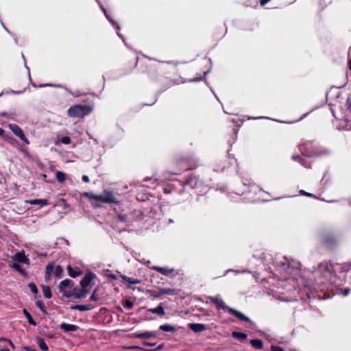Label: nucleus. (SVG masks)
Listing matches in <instances>:
<instances>
[{"label": "nucleus", "mask_w": 351, "mask_h": 351, "mask_svg": "<svg viewBox=\"0 0 351 351\" xmlns=\"http://www.w3.org/2000/svg\"><path fill=\"white\" fill-rule=\"evenodd\" d=\"M276 267L277 275L281 281L293 282V287H300V282L304 287H306L305 279L300 276V263L289 261L287 258H276L273 263Z\"/></svg>", "instance_id": "1"}, {"label": "nucleus", "mask_w": 351, "mask_h": 351, "mask_svg": "<svg viewBox=\"0 0 351 351\" xmlns=\"http://www.w3.org/2000/svg\"><path fill=\"white\" fill-rule=\"evenodd\" d=\"M95 278V274L91 271L86 273L80 281V287H75L73 289L64 291V295L67 298L75 300L85 298L89 292V287Z\"/></svg>", "instance_id": "2"}, {"label": "nucleus", "mask_w": 351, "mask_h": 351, "mask_svg": "<svg viewBox=\"0 0 351 351\" xmlns=\"http://www.w3.org/2000/svg\"><path fill=\"white\" fill-rule=\"evenodd\" d=\"M315 276L320 279V284L327 285L336 282L334 265L328 262H323L318 265L317 268L313 271Z\"/></svg>", "instance_id": "3"}, {"label": "nucleus", "mask_w": 351, "mask_h": 351, "mask_svg": "<svg viewBox=\"0 0 351 351\" xmlns=\"http://www.w3.org/2000/svg\"><path fill=\"white\" fill-rule=\"evenodd\" d=\"M320 243L324 247L328 250H334L341 243L340 237L334 232H324L320 237Z\"/></svg>", "instance_id": "4"}, {"label": "nucleus", "mask_w": 351, "mask_h": 351, "mask_svg": "<svg viewBox=\"0 0 351 351\" xmlns=\"http://www.w3.org/2000/svg\"><path fill=\"white\" fill-rule=\"evenodd\" d=\"M92 109L87 105H75L67 110V114L70 117L82 118L88 115Z\"/></svg>", "instance_id": "5"}, {"label": "nucleus", "mask_w": 351, "mask_h": 351, "mask_svg": "<svg viewBox=\"0 0 351 351\" xmlns=\"http://www.w3.org/2000/svg\"><path fill=\"white\" fill-rule=\"evenodd\" d=\"M184 186H189L191 189L197 190L198 193H204L207 191V186L195 176L190 175L183 183Z\"/></svg>", "instance_id": "6"}, {"label": "nucleus", "mask_w": 351, "mask_h": 351, "mask_svg": "<svg viewBox=\"0 0 351 351\" xmlns=\"http://www.w3.org/2000/svg\"><path fill=\"white\" fill-rule=\"evenodd\" d=\"M331 150L322 146L311 145V150L308 152V158H322L330 155Z\"/></svg>", "instance_id": "7"}, {"label": "nucleus", "mask_w": 351, "mask_h": 351, "mask_svg": "<svg viewBox=\"0 0 351 351\" xmlns=\"http://www.w3.org/2000/svg\"><path fill=\"white\" fill-rule=\"evenodd\" d=\"M9 128L15 136L19 137L23 141L25 145H29V141L25 136L23 131L18 125L14 123L9 124Z\"/></svg>", "instance_id": "8"}, {"label": "nucleus", "mask_w": 351, "mask_h": 351, "mask_svg": "<svg viewBox=\"0 0 351 351\" xmlns=\"http://www.w3.org/2000/svg\"><path fill=\"white\" fill-rule=\"evenodd\" d=\"M99 202L106 204L115 203V197L112 191H105L104 193L99 195Z\"/></svg>", "instance_id": "9"}, {"label": "nucleus", "mask_w": 351, "mask_h": 351, "mask_svg": "<svg viewBox=\"0 0 351 351\" xmlns=\"http://www.w3.org/2000/svg\"><path fill=\"white\" fill-rule=\"evenodd\" d=\"M152 269L167 276H174L177 274V273L174 272L173 269L169 268L168 267L153 266Z\"/></svg>", "instance_id": "10"}, {"label": "nucleus", "mask_w": 351, "mask_h": 351, "mask_svg": "<svg viewBox=\"0 0 351 351\" xmlns=\"http://www.w3.org/2000/svg\"><path fill=\"white\" fill-rule=\"evenodd\" d=\"M206 304L215 305L216 307H227L220 295L215 297H209L206 299Z\"/></svg>", "instance_id": "11"}, {"label": "nucleus", "mask_w": 351, "mask_h": 351, "mask_svg": "<svg viewBox=\"0 0 351 351\" xmlns=\"http://www.w3.org/2000/svg\"><path fill=\"white\" fill-rule=\"evenodd\" d=\"M99 5L100 9L102 10L104 14H105L106 19L110 21V23L118 30L120 29V27L119 25L110 17V16L107 13L106 10L104 7L100 3L99 0H95Z\"/></svg>", "instance_id": "12"}, {"label": "nucleus", "mask_w": 351, "mask_h": 351, "mask_svg": "<svg viewBox=\"0 0 351 351\" xmlns=\"http://www.w3.org/2000/svg\"><path fill=\"white\" fill-rule=\"evenodd\" d=\"M12 259L15 261H17V262L21 263H26L29 261L28 258L25 256L23 252L16 253L13 256Z\"/></svg>", "instance_id": "13"}, {"label": "nucleus", "mask_w": 351, "mask_h": 351, "mask_svg": "<svg viewBox=\"0 0 351 351\" xmlns=\"http://www.w3.org/2000/svg\"><path fill=\"white\" fill-rule=\"evenodd\" d=\"M27 203L31 205H38L40 207H43L48 205V201L45 199H34L26 201Z\"/></svg>", "instance_id": "14"}, {"label": "nucleus", "mask_w": 351, "mask_h": 351, "mask_svg": "<svg viewBox=\"0 0 351 351\" xmlns=\"http://www.w3.org/2000/svg\"><path fill=\"white\" fill-rule=\"evenodd\" d=\"M71 143V140L69 136L58 135L57 140L55 141L56 145H59L62 143L64 145H69Z\"/></svg>", "instance_id": "15"}, {"label": "nucleus", "mask_w": 351, "mask_h": 351, "mask_svg": "<svg viewBox=\"0 0 351 351\" xmlns=\"http://www.w3.org/2000/svg\"><path fill=\"white\" fill-rule=\"evenodd\" d=\"M189 328L195 332H200L206 330V326L202 324H190Z\"/></svg>", "instance_id": "16"}, {"label": "nucleus", "mask_w": 351, "mask_h": 351, "mask_svg": "<svg viewBox=\"0 0 351 351\" xmlns=\"http://www.w3.org/2000/svg\"><path fill=\"white\" fill-rule=\"evenodd\" d=\"M73 283V280L70 279H65L60 282L58 288L60 289V292L62 293L64 295V291H66L65 289L71 285Z\"/></svg>", "instance_id": "17"}, {"label": "nucleus", "mask_w": 351, "mask_h": 351, "mask_svg": "<svg viewBox=\"0 0 351 351\" xmlns=\"http://www.w3.org/2000/svg\"><path fill=\"white\" fill-rule=\"evenodd\" d=\"M60 328L64 330L65 332H74L77 330L78 328L77 326L73 324H62L60 325Z\"/></svg>", "instance_id": "18"}, {"label": "nucleus", "mask_w": 351, "mask_h": 351, "mask_svg": "<svg viewBox=\"0 0 351 351\" xmlns=\"http://www.w3.org/2000/svg\"><path fill=\"white\" fill-rule=\"evenodd\" d=\"M121 277L123 279V282H128L130 284L136 285L141 284L142 282L141 280L137 278H132L125 275H121Z\"/></svg>", "instance_id": "19"}, {"label": "nucleus", "mask_w": 351, "mask_h": 351, "mask_svg": "<svg viewBox=\"0 0 351 351\" xmlns=\"http://www.w3.org/2000/svg\"><path fill=\"white\" fill-rule=\"evenodd\" d=\"M133 337L135 338H141V339H149L152 337H156L155 334L150 332H145L143 333H136L132 335Z\"/></svg>", "instance_id": "20"}, {"label": "nucleus", "mask_w": 351, "mask_h": 351, "mask_svg": "<svg viewBox=\"0 0 351 351\" xmlns=\"http://www.w3.org/2000/svg\"><path fill=\"white\" fill-rule=\"evenodd\" d=\"M54 263L53 262L51 263H49L47 264V265L46 266V269H45V278H50L51 276V274H52V272L53 271L54 272Z\"/></svg>", "instance_id": "21"}, {"label": "nucleus", "mask_w": 351, "mask_h": 351, "mask_svg": "<svg viewBox=\"0 0 351 351\" xmlns=\"http://www.w3.org/2000/svg\"><path fill=\"white\" fill-rule=\"evenodd\" d=\"M229 313L234 315L241 320H247L248 319L243 315L239 311L235 310L234 308H228Z\"/></svg>", "instance_id": "22"}, {"label": "nucleus", "mask_w": 351, "mask_h": 351, "mask_svg": "<svg viewBox=\"0 0 351 351\" xmlns=\"http://www.w3.org/2000/svg\"><path fill=\"white\" fill-rule=\"evenodd\" d=\"M176 293V291L175 289H169V288H163L160 289L158 291L159 295L169 294V295H174Z\"/></svg>", "instance_id": "23"}, {"label": "nucleus", "mask_w": 351, "mask_h": 351, "mask_svg": "<svg viewBox=\"0 0 351 351\" xmlns=\"http://www.w3.org/2000/svg\"><path fill=\"white\" fill-rule=\"evenodd\" d=\"M248 183L247 182H243V185L244 186H247V185H249V187L250 188V189L248 191V192H254V193H256L258 191H261V189L259 188L258 186L256 185L254 183H251L250 182L247 181Z\"/></svg>", "instance_id": "24"}, {"label": "nucleus", "mask_w": 351, "mask_h": 351, "mask_svg": "<svg viewBox=\"0 0 351 351\" xmlns=\"http://www.w3.org/2000/svg\"><path fill=\"white\" fill-rule=\"evenodd\" d=\"M42 289H43V295L46 298L49 299L51 298V289L49 286L43 285Z\"/></svg>", "instance_id": "25"}, {"label": "nucleus", "mask_w": 351, "mask_h": 351, "mask_svg": "<svg viewBox=\"0 0 351 351\" xmlns=\"http://www.w3.org/2000/svg\"><path fill=\"white\" fill-rule=\"evenodd\" d=\"M67 271L69 275L72 278H75L80 275H81L82 271H75L74 270L71 266H68Z\"/></svg>", "instance_id": "26"}, {"label": "nucleus", "mask_w": 351, "mask_h": 351, "mask_svg": "<svg viewBox=\"0 0 351 351\" xmlns=\"http://www.w3.org/2000/svg\"><path fill=\"white\" fill-rule=\"evenodd\" d=\"M56 178L57 179V180L60 182V183H62L65 181V179H66V175L64 173L62 172V171H57L56 172Z\"/></svg>", "instance_id": "27"}, {"label": "nucleus", "mask_w": 351, "mask_h": 351, "mask_svg": "<svg viewBox=\"0 0 351 351\" xmlns=\"http://www.w3.org/2000/svg\"><path fill=\"white\" fill-rule=\"evenodd\" d=\"M99 291V287H96L93 291V293L91 294L90 297V300L91 301H94V302H97V301H99V299H100V297L98 295V292Z\"/></svg>", "instance_id": "28"}, {"label": "nucleus", "mask_w": 351, "mask_h": 351, "mask_svg": "<svg viewBox=\"0 0 351 351\" xmlns=\"http://www.w3.org/2000/svg\"><path fill=\"white\" fill-rule=\"evenodd\" d=\"M298 149L303 157H306L307 153V146L305 143H301L298 145Z\"/></svg>", "instance_id": "29"}, {"label": "nucleus", "mask_w": 351, "mask_h": 351, "mask_svg": "<svg viewBox=\"0 0 351 351\" xmlns=\"http://www.w3.org/2000/svg\"><path fill=\"white\" fill-rule=\"evenodd\" d=\"M250 343L252 346L258 349H261L263 346V342L260 339H252Z\"/></svg>", "instance_id": "30"}, {"label": "nucleus", "mask_w": 351, "mask_h": 351, "mask_svg": "<svg viewBox=\"0 0 351 351\" xmlns=\"http://www.w3.org/2000/svg\"><path fill=\"white\" fill-rule=\"evenodd\" d=\"M232 336L234 338L238 339H241V340H245L247 338V335L246 334L243 333V332H236V331L232 332Z\"/></svg>", "instance_id": "31"}, {"label": "nucleus", "mask_w": 351, "mask_h": 351, "mask_svg": "<svg viewBox=\"0 0 351 351\" xmlns=\"http://www.w3.org/2000/svg\"><path fill=\"white\" fill-rule=\"evenodd\" d=\"M23 313L25 315V317L27 318L28 322L30 324H32L33 326L36 325V324L35 321L33 319L31 314L29 312H27L25 308L23 309Z\"/></svg>", "instance_id": "32"}, {"label": "nucleus", "mask_w": 351, "mask_h": 351, "mask_svg": "<svg viewBox=\"0 0 351 351\" xmlns=\"http://www.w3.org/2000/svg\"><path fill=\"white\" fill-rule=\"evenodd\" d=\"M38 344L39 347L44 351H47L48 350V347L45 343V341L42 338L38 339Z\"/></svg>", "instance_id": "33"}, {"label": "nucleus", "mask_w": 351, "mask_h": 351, "mask_svg": "<svg viewBox=\"0 0 351 351\" xmlns=\"http://www.w3.org/2000/svg\"><path fill=\"white\" fill-rule=\"evenodd\" d=\"M341 272H348L351 270V263H347L340 267Z\"/></svg>", "instance_id": "34"}, {"label": "nucleus", "mask_w": 351, "mask_h": 351, "mask_svg": "<svg viewBox=\"0 0 351 351\" xmlns=\"http://www.w3.org/2000/svg\"><path fill=\"white\" fill-rule=\"evenodd\" d=\"M293 160L298 161L302 165L304 166L305 165V158L301 157L299 155L294 154L292 156Z\"/></svg>", "instance_id": "35"}, {"label": "nucleus", "mask_w": 351, "mask_h": 351, "mask_svg": "<svg viewBox=\"0 0 351 351\" xmlns=\"http://www.w3.org/2000/svg\"><path fill=\"white\" fill-rule=\"evenodd\" d=\"M160 328L162 330L167 331V332H173L175 330V328L170 325H161L160 326Z\"/></svg>", "instance_id": "36"}, {"label": "nucleus", "mask_w": 351, "mask_h": 351, "mask_svg": "<svg viewBox=\"0 0 351 351\" xmlns=\"http://www.w3.org/2000/svg\"><path fill=\"white\" fill-rule=\"evenodd\" d=\"M62 272H63V269H62L61 266L58 265L55 267L53 273L56 277L60 278L61 276Z\"/></svg>", "instance_id": "37"}, {"label": "nucleus", "mask_w": 351, "mask_h": 351, "mask_svg": "<svg viewBox=\"0 0 351 351\" xmlns=\"http://www.w3.org/2000/svg\"><path fill=\"white\" fill-rule=\"evenodd\" d=\"M12 268H14V269H16V271H18L19 272H20L21 274L23 275H25V270L21 268V267L20 266V265H19L18 263H14L12 264Z\"/></svg>", "instance_id": "38"}, {"label": "nucleus", "mask_w": 351, "mask_h": 351, "mask_svg": "<svg viewBox=\"0 0 351 351\" xmlns=\"http://www.w3.org/2000/svg\"><path fill=\"white\" fill-rule=\"evenodd\" d=\"M28 287L32 293H34L35 294L38 293L37 287L34 283H33V282L29 283Z\"/></svg>", "instance_id": "39"}, {"label": "nucleus", "mask_w": 351, "mask_h": 351, "mask_svg": "<svg viewBox=\"0 0 351 351\" xmlns=\"http://www.w3.org/2000/svg\"><path fill=\"white\" fill-rule=\"evenodd\" d=\"M151 311L152 313H157L159 315H165V311L163 308H152Z\"/></svg>", "instance_id": "40"}, {"label": "nucleus", "mask_w": 351, "mask_h": 351, "mask_svg": "<svg viewBox=\"0 0 351 351\" xmlns=\"http://www.w3.org/2000/svg\"><path fill=\"white\" fill-rule=\"evenodd\" d=\"M105 276L106 277H108L111 279H117V276L116 274H111L110 271L109 270H107L106 272H105Z\"/></svg>", "instance_id": "41"}, {"label": "nucleus", "mask_w": 351, "mask_h": 351, "mask_svg": "<svg viewBox=\"0 0 351 351\" xmlns=\"http://www.w3.org/2000/svg\"><path fill=\"white\" fill-rule=\"evenodd\" d=\"M45 314H46V311H45V309L40 308V311H39V313H36V316L42 319L44 317Z\"/></svg>", "instance_id": "42"}, {"label": "nucleus", "mask_w": 351, "mask_h": 351, "mask_svg": "<svg viewBox=\"0 0 351 351\" xmlns=\"http://www.w3.org/2000/svg\"><path fill=\"white\" fill-rule=\"evenodd\" d=\"M33 86L34 87H37V86L34 84H32ZM45 86H56V87H61L60 85H53V84H40L39 86H38V87L39 88H41V87H45Z\"/></svg>", "instance_id": "43"}, {"label": "nucleus", "mask_w": 351, "mask_h": 351, "mask_svg": "<svg viewBox=\"0 0 351 351\" xmlns=\"http://www.w3.org/2000/svg\"><path fill=\"white\" fill-rule=\"evenodd\" d=\"M229 271H233V272H235L236 274L249 272L248 270H243L242 271H240L238 270L228 269L225 271L224 276L226 275V274Z\"/></svg>", "instance_id": "44"}, {"label": "nucleus", "mask_w": 351, "mask_h": 351, "mask_svg": "<svg viewBox=\"0 0 351 351\" xmlns=\"http://www.w3.org/2000/svg\"><path fill=\"white\" fill-rule=\"evenodd\" d=\"M271 351H284L281 347L276 346H271Z\"/></svg>", "instance_id": "45"}, {"label": "nucleus", "mask_w": 351, "mask_h": 351, "mask_svg": "<svg viewBox=\"0 0 351 351\" xmlns=\"http://www.w3.org/2000/svg\"><path fill=\"white\" fill-rule=\"evenodd\" d=\"M91 199H93L95 200H97V201H99V195H96V194H92L89 196Z\"/></svg>", "instance_id": "46"}, {"label": "nucleus", "mask_w": 351, "mask_h": 351, "mask_svg": "<svg viewBox=\"0 0 351 351\" xmlns=\"http://www.w3.org/2000/svg\"><path fill=\"white\" fill-rule=\"evenodd\" d=\"M128 348L130 349H141V350H143V348L138 347V346H130ZM144 351H154V350H146V349H143Z\"/></svg>", "instance_id": "47"}, {"label": "nucleus", "mask_w": 351, "mask_h": 351, "mask_svg": "<svg viewBox=\"0 0 351 351\" xmlns=\"http://www.w3.org/2000/svg\"><path fill=\"white\" fill-rule=\"evenodd\" d=\"M202 80V77H197V78H193V79H191V80H189L188 82H199L200 80Z\"/></svg>", "instance_id": "48"}, {"label": "nucleus", "mask_w": 351, "mask_h": 351, "mask_svg": "<svg viewBox=\"0 0 351 351\" xmlns=\"http://www.w3.org/2000/svg\"><path fill=\"white\" fill-rule=\"evenodd\" d=\"M82 180L84 182H89V178L88 176H86V175H84L82 176Z\"/></svg>", "instance_id": "49"}, {"label": "nucleus", "mask_w": 351, "mask_h": 351, "mask_svg": "<svg viewBox=\"0 0 351 351\" xmlns=\"http://www.w3.org/2000/svg\"><path fill=\"white\" fill-rule=\"evenodd\" d=\"M299 193H300V195H307V192H306V191H305L304 190H300V191H299Z\"/></svg>", "instance_id": "50"}, {"label": "nucleus", "mask_w": 351, "mask_h": 351, "mask_svg": "<svg viewBox=\"0 0 351 351\" xmlns=\"http://www.w3.org/2000/svg\"><path fill=\"white\" fill-rule=\"evenodd\" d=\"M132 302L130 301H127L125 304V307H131L132 306Z\"/></svg>", "instance_id": "51"}, {"label": "nucleus", "mask_w": 351, "mask_h": 351, "mask_svg": "<svg viewBox=\"0 0 351 351\" xmlns=\"http://www.w3.org/2000/svg\"><path fill=\"white\" fill-rule=\"evenodd\" d=\"M119 219L121 221H123L125 220V216L123 215H119Z\"/></svg>", "instance_id": "52"}, {"label": "nucleus", "mask_w": 351, "mask_h": 351, "mask_svg": "<svg viewBox=\"0 0 351 351\" xmlns=\"http://www.w3.org/2000/svg\"><path fill=\"white\" fill-rule=\"evenodd\" d=\"M236 162V160L234 159V157H232V158H230V161L229 162V163H230V165H232V163H233V162Z\"/></svg>", "instance_id": "53"}, {"label": "nucleus", "mask_w": 351, "mask_h": 351, "mask_svg": "<svg viewBox=\"0 0 351 351\" xmlns=\"http://www.w3.org/2000/svg\"><path fill=\"white\" fill-rule=\"evenodd\" d=\"M348 69L351 71V58L348 60Z\"/></svg>", "instance_id": "54"}, {"label": "nucleus", "mask_w": 351, "mask_h": 351, "mask_svg": "<svg viewBox=\"0 0 351 351\" xmlns=\"http://www.w3.org/2000/svg\"><path fill=\"white\" fill-rule=\"evenodd\" d=\"M1 24L3 26V27L6 30V32L10 33V31L7 29V27L4 25L3 23L1 21Z\"/></svg>", "instance_id": "55"}, {"label": "nucleus", "mask_w": 351, "mask_h": 351, "mask_svg": "<svg viewBox=\"0 0 351 351\" xmlns=\"http://www.w3.org/2000/svg\"><path fill=\"white\" fill-rule=\"evenodd\" d=\"M71 307H81V308H83V307H87L86 305H74V306H72Z\"/></svg>", "instance_id": "56"}, {"label": "nucleus", "mask_w": 351, "mask_h": 351, "mask_svg": "<svg viewBox=\"0 0 351 351\" xmlns=\"http://www.w3.org/2000/svg\"><path fill=\"white\" fill-rule=\"evenodd\" d=\"M3 134H4V130L1 128H0V136H3Z\"/></svg>", "instance_id": "57"}, {"label": "nucleus", "mask_w": 351, "mask_h": 351, "mask_svg": "<svg viewBox=\"0 0 351 351\" xmlns=\"http://www.w3.org/2000/svg\"><path fill=\"white\" fill-rule=\"evenodd\" d=\"M117 35H118V36H119V38H121L122 39V40L125 43V40H124V39H123V36H122L121 34H119V32H117Z\"/></svg>", "instance_id": "58"}, {"label": "nucleus", "mask_w": 351, "mask_h": 351, "mask_svg": "<svg viewBox=\"0 0 351 351\" xmlns=\"http://www.w3.org/2000/svg\"><path fill=\"white\" fill-rule=\"evenodd\" d=\"M344 291H345V294L347 295L350 292V289H345Z\"/></svg>", "instance_id": "59"}, {"label": "nucleus", "mask_w": 351, "mask_h": 351, "mask_svg": "<svg viewBox=\"0 0 351 351\" xmlns=\"http://www.w3.org/2000/svg\"><path fill=\"white\" fill-rule=\"evenodd\" d=\"M195 165H189V167H186V169H193V168H195Z\"/></svg>", "instance_id": "60"}, {"label": "nucleus", "mask_w": 351, "mask_h": 351, "mask_svg": "<svg viewBox=\"0 0 351 351\" xmlns=\"http://www.w3.org/2000/svg\"><path fill=\"white\" fill-rule=\"evenodd\" d=\"M145 345L146 346H154V344H151V343H144Z\"/></svg>", "instance_id": "61"}, {"label": "nucleus", "mask_w": 351, "mask_h": 351, "mask_svg": "<svg viewBox=\"0 0 351 351\" xmlns=\"http://www.w3.org/2000/svg\"><path fill=\"white\" fill-rule=\"evenodd\" d=\"M9 343H10V346H11L12 348H14V345H13V343H12V342L11 341H9Z\"/></svg>", "instance_id": "62"}, {"label": "nucleus", "mask_w": 351, "mask_h": 351, "mask_svg": "<svg viewBox=\"0 0 351 351\" xmlns=\"http://www.w3.org/2000/svg\"><path fill=\"white\" fill-rule=\"evenodd\" d=\"M162 348V345H160L159 346L158 348H157V350H160Z\"/></svg>", "instance_id": "63"}, {"label": "nucleus", "mask_w": 351, "mask_h": 351, "mask_svg": "<svg viewBox=\"0 0 351 351\" xmlns=\"http://www.w3.org/2000/svg\"><path fill=\"white\" fill-rule=\"evenodd\" d=\"M0 351H9L8 349H1Z\"/></svg>", "instance_id": "64"}]
</instances>
